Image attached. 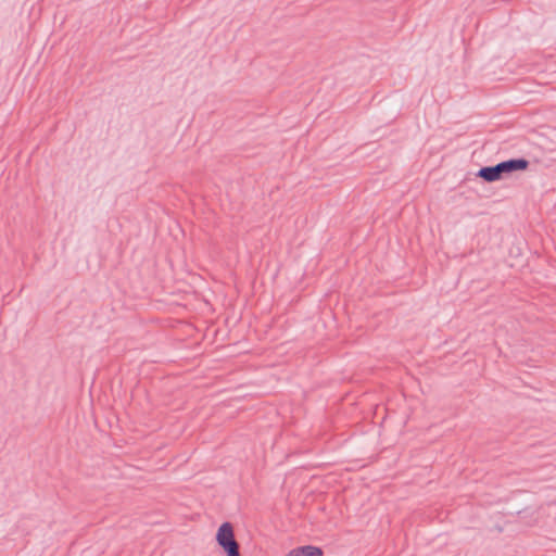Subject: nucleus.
I'll use <instances>...</instances> for the list:
<instances>
[{
	"label": "nucleus",
	"mask_w": 556,
	"mask_h": 556,
	"mask_svg": "<svg viewBox=\"0 0 556 556\" xmlns=\"http://www.w3.org/2000/svg\"><path fill=\"white\" fill-rule=\"evenodd\" d=\"M530 165L529 160L523 156L511 157L502 161L495 165L482 166L476 173V177L481 178L485 182H495L502 180L514 173L525 172Z\"/></svg>",
	"instance_id": "nucleus-1"
},
{
	"label": "nucleus",
	"mask_w": 556,
	"mask_h": 556,
	"mask_svg": "<svg viewBox=\"0 0 556 556\" xmlns=\"http://www.w3.org/2000/svg\"><path fill=\"white\" fill-rule=\"evenodd\" d=\"M215 540L226 556H241L240 545L236 541L233 526L224 522L216 531Z\"/></svg>",
	"instance_id": "nucleus-2"
},
{
	"label": "nucleus",
	"mask_w": 556,
	"mask_h": 556,
	"mask_svg": "<svg viewBox=\"0 0 556 556\" xmlns=\"http://www.w3.org/2000/svg\"><path fill=\"white\" fill-rule=\"evenodd\" d=\"M286 556H324V551L315 545H302L291 549Z\"/></svg>",
	"instance_id": "nucleus-3"
}]
</instances>
